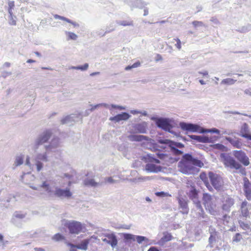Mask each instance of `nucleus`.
Here are the masks:
<instances>
[{
	"mask_svg": "<svg viewBox=\"0 0 251 251\" xmlns=\"http://www.w3.org/2000/svg\"><path fill=\"white\" fill-rule=\"evenodd\" d=\"M241 239H242V237H241V234L239 233H237L233 237V239H232V242L237 243V242H239V241H240Z\"/></svg>",
	"mask_w": 251,
	"mask_h": 251,
	"instance_id": "8fccbe9b",
	"label": "nucleus"
},
{
	"mask_svg": "<svg viewBox=\"0 0 251 251\" xmlns=\"http://www.w3.org/2000/svg\"><path fill=\"white\" fill-rule=\"evenodd\" d=\"M170 148V151L171 152L176 155V156H179L183 154V152L181 151V150H179V149H177L175 148L174 146H168Z\"/></svg>",
	"mask_w": 251,
	"mask_h": 251,
	"instance_id": "58836bf2",
	"label": "nucleus"
},
{
	"mask_svg": "<svg viewBox=\"0 0 251 251\" xmlns=\"http://www.w3.org/2000/svg\"><path fill=\"white\" fill-rule=\"evenodd\" d=\"M215 146L216 149H219V150H222V151H223L225 148V146L221 144H215Z\"/></svg>",
	"mask_w": 251,
	"mask_h": 251,
	"instance_id": "0e129e2a",
	"label": "nucleus"
},
{
	"mask_svg": "<svg viewBox=\"0 0 251 251\" xmlns=\"http://www.w3.org/2000/svg\"><path fill=\"white\" fill-rule=\"evenodd\" d=\"M230 219V217L229 216H228L227 214H225L223 215L222 220L223 221L224 224H227L229 223V221Z\"/></svg>",
	"mask_w": 251,
	"mask_h": 251,
	"instance_id": "603ef678",
	"label": "nucleus"
},
{
	"mask_svg": "<svg viewBox=\"0 0 251 251\" xmlns=\"http://www.w3.org/2000/svg\"><path fill=\"white\" fill-rule=\"evenodd\" d=\"M204 131H205V133L211 132V133H216V134H219L220 133V131L219 129H216L215 128H211L210 129H207V130L204 129Z\"/></svg>",
	"mask_w": 251,
	"mask_h": 251,
	"instance_id": "5fc2aeb1",
	"label": "nucleus"
},
{
	"mask_svg": "<svg viewBox=\"0 0 251 251\" xmlns=\"http://www.w3.org/2000/svg\"><path fill=\"white\" fill-rule=\"evenodd\" d=\"M60 145L59 138L57 137H53L48 144L44 146V148L47 151L53 152Z\"/></svg>",
	"mask_w": 251,
	"mask_h": 251,
	"instance_id": "f8f14e48",
	"label": "nucleus"
},
{
	"mask_svg": "<svg viewBox=\"0 0 251 251\" xmlns=\"http://www.w3.org/2000/svg\"><path fill=\"white\" fill-rule=\"evenodd\" d=\"M171 122V120L169 118H159L156 119L155 124L157 127L171 132V129L173 127Z\"/></svg>",
	"mask_w": 251,
	"mask_h": 251,
	"instance_id": "0eeeda50",
	"label": "nucleus"
},
{
	"mask_svg": "<svg viewBox=\"0 0 251 251\" xmlns=\"http://www.w3.org/2000/svg\"><path fill=\"white\" fill-rule=\"evenodd\" d=\"M123 237L124 240H126V241L130 240H136L139 244H142L143 241H145L146 243H148L149 241V239L145 236L134 235L129 233H124L123 234Z\"/></svg>",
	"mask_w": 251,
	"mask_h": 251,
	"instance_id": "9d476101",
	"label": "nucleus"
},
{
	"mask_svg": "<svg viewBox=\"0 0 251 251\" xmlns=\"http://www.w3.org/2000/svg\"><path fill=\"white\" fill-rule=\"evenodd\" d=\"M39 187L43 188L50 195H52V190L50 187V183L47 180L42 181V183L39 185Z\"/></svg>",
	"mask_w": 251,
	"mask_h": 251,
	"instance_id": "7c9ffc66",
	"label": "nucleus"
},
{
	"mask_svg": "<svg viewBox=\"0 0 251 251\" xmlns=\"http://www.w3.org/2000/svg\"><path fill=\"white\" fill-rule=\"evenodd\" d=\"M200 177L203 180L204 183L205 184V185L206 186L207 189L210 191H213V188H212V186L209 183V182L208 181V178L206 177V176H205V174H203H203H201Z\"/></svg>",
	"mask_w": 251,
	"mask_h": 251,
	"instance_id": "4c0bfd02",
	"label": "nucleus"
},
{
	"mask_svg": "<svg viewBox=\"0 0 251 251\" xmlns=\"http://www.w3.org/2000/svg\"><path fill=\"white\" fill-rule=\"evenodd\" d=\"M90 239H86L81 242V243L77 245H75L71 243L66 242L67 246L71 248H76L78 249H80L83 251H86L88 249V245L90 243Z\"/></svg>",
	"mask_w": 251,
	"mask_h": 251,
	"instance_id": "6ab92c4d",
	"label": "nucleus"
},
{
	"mask_svg": "<svg viewBox=\"0 0 251 251\" xmlns=\"http://www.w3.org/2000/svg\"><path fill=\"white\" fill-rule=\"evenodd\" d=\"M249 203L246 201H243L240 206L241 215L242 216L247 218L249 215V210L248 208Z\"/></svg>",
	"mask_w": 251,
	"mask_h": 251,
	"instance_id": "5701e85b",
	"label": "nucleus"
},
{
	"mask_svg": "<svg viewBox=\"0 0 251 251\" xmlns=\"http://www.w3.org/2000/svg\"><path fill=\"white\" fill-rule=\"evenodd\" d=\"M205 208L208 212L214 216H215L217 214V211L216 210V205L213 202L205 205Z\"/></svg>",
	"mask_w": 251,
	"mask_h": 251,
	"instance_id": "2f4dec72",
	"label": "nucleus"
},
{
	"mask_svg": "<svg viewBox=\"0 0 251 251\" xmlns=\"http://www.w3.org/2000/svg\"><path fill=\"white\" fill-rule=\"evenodd\" d=\"M36 166L37 167V171L40 172L43 167V164L42 162L36 161Z\"/></svg>",
	"mask_w": 251,
	"mask_h": 251,
	"instance_id": "4d7b16f0",
	"label": "nucleus"
},
{
	"mask_svg": "<svg viewBox=\"0 0 251 251\" xmlns=\"http://www.w3.org/2000/svg\"><path fill=\"white\" fill-rule=\"evenodd\" d=\"M130 117V115L126 112H123L121 114H119L114 117L110 118L109 120L112 121L116 122H119L121 121H126Z\"/></svg>",
	"mask_w": 251,
	"mask_h": 251,
	"instance_id": "412c9836",
	"label": "nucleus"
},
{
	"mask_svg": "<svg viewBox=\"0 0 251 251\" xmlns=\"http://www.w3.org/2000/svg\"><path fill=\"white\" fill-rule=\"evenodd\" d=\"M116 23L122 26H133V22L132 20L117 21Z\"/></svg>",
	"mask_w": 251,
	"mask_h": 251,
	"instance_id": "e433bc0d",
	"label": "nucleus"
},
{
	"mask_svg": "<svg viewBox=\"0 0 251 251\" xmlns=\"http://www.w3.org/2000/svg\"><path fill=\"white\" fill-rule=\"evenodd\" d=\"M128 139L130 141L140 142L143 140H148L147 136L142 135H129L127 136Z\"/></svg>",
	"mask_w": 251,
	"mask_h": 251,
	"instance_id": "cd10ccee",
	"label": "nucleus"
},
{
	"mask_svg": "<svg viewBox=\"0 0 251 251\" xmlns=\"http://www.w3.org/2000/svg\"><path fill=\"white\" fill-rule=\"evenodd\" d=\"M243 191L245 196L249 201H251V183L247 177L243 178Z\"/></svg>",
	"mask_w": 251,
	"mask_h": 251,
	"instance_id": "2eb2a0df",
	"label": "nucleus"
},
{
	"mask_svg": "<svg viewBox=\"0 0 251 251\" xmlns=\"http://www.w3.org/2000/svg\"><path fill=\"white\" fill-rule=\"evenodd\" d=\"M203 166V163L201 160L194 157L190 153L183 155L177 165L178 170L186 175L194 174L196 169L195 166L201 167Z\"/></svg>",
	"mask_w": 251,
	"mask_h": 251,
	"instance_id": "7ed1b4c3",
	"label": "nucleus"
},
{
	"mask_svg": "<svg viewBox=\"0 0 251 251\" xmlns=\"http://www.w3.org/2000/svg\"><path fill=\"white\" fill-rule=\"evenodd\" d=\"M65 226L69 229V232L72 234H78L83 229L82 224L75 221H67Z\"/></svg>",
	"mask_w": 251,
	"mask_h": 251,
	"instance_id": "20e7f679",
	"label": "nucleus"
},
{
	"mask_svg": "<svg viewBox=\"0 0 251 251\" xmlns=\"http://www.w3.org/2000/svg\"><path fill=\"white\" fill-rule=\"evenodd\" d=\"M89 67V65L88 63H85L82 66H80L79 70H80L82 71H86L88 69Z\"/></svg>",
	"mask_w": 251,
	"mask_h": 251,
	"instance_id": "e2e57ef3",
	"label": "nucleus"
},
{
	"mask_svg": "<svg viewBox=\"0 0 251 251\" xmlns=\"http://www.w3.org/2000/svg\"><path fill=\"white\" fill-rule=\"evenodd\" d=\"M210 237L208 239V245L207 246V248H213L215 244L217 241V239L218 238V233L216 231L214 228H210Z\"/></svg>",
	"mask_w": 251,
	"mask_h": 251,
	"instance_id": "a211bd4d",
	"label": "nucleus"
},
{
	"mask_svg": "<svg viewBox=\"0 0 251 251\" xmlns=\"http://www.w3.org/2000/svg\"><path fill=\"white\" fill-rule=\"evenodd\" d=\"M157 156L160 159H166L168 158V155L165 153H156Z\"/></svg>",
	"mask_w": 251,
	"mask_h": 251,
	"instance_id": "052dcab7",
	"label": "nucleus"
},
{
	"mask_svg": "<svg viewBox=\"0 0 251 251\" xmlns=\"http://www.w3.org/2000/svg\"><path fill=\"white\" fill-rule=\"evenodd\" d=\"M221 249L225 251H229L230 250V247L227 243H224Z\"/></svg>",
	"mask_w": 251,
	"mask_h": 251,
	"instance_id": "bf43d9fd",
	"label": "nucleus"
},
{
	"mask_svg": "<svg viewBox=\"0 0 251 251\" xmlns=\"http://www.w3.org/2000/svg\"><path fill=\"white\" fill-rule=\"evenodd\" d=\"M226 113H230V114H238V115H244V116H248V117H249L250 118H251V115H249L247 114H244V113H241L239 112H237V111H227V112H226Z\"/></svg>",
	"mask_w": 251,
	"mask_h": 251,
	"instance_id": "13d9d810",
	"label": "nucleus"
},
{
	"mask_svg": "<svg viewBox=\"0 0 251 251\" xmlns=\"http://www.w3.org/2000/svg\"><path fill=\"white\" fill-rule=\"evenodd\" d=\"M249 126L247 124L244 123L241 126L239 135L242 137L250 140V139L251 138V135L249 134Z\"/></svg>",
	"mask_w": 251,
	"mask_h": 251,
	"instance_id": "393cba45",
	"label": "nucleus"
},
{
	"mask_svg": "<svg viewBox=\"0 0 251 251\" xmlns=\"http://www.w3.org/2000/svg\"><path fill=\"white\" fill-rule=\"evenodd\" d=\"M125 2L132 10L134 8L143 9L148 4L143 0H126Z\"/></svg>",
	"mask_w": 251,
	"mask_h": 251,
	"instance_id": "9b49d317",
	"label": "nucleus"
},
{
	"mask_svg": "<svg viewBox=\"0 0 251 251\" xmlns=\"http://www.w3.org/2000/svg\"><path fill=\"white\" fill-rule=\"evenodd\" d=\"M158 142L161 144L174 146L177 149H182L184 147V145L181 143L174 142L168 139H160Z\"/></svg>",
	"mask_w": 251,
	"mask_h": 251,
	"instance_id": "aec40b11",
	"label": "nucleus"
},
{
	"mask_svg": "<svg viewBox=\"0 0 251 251\" xmlns=\"http://www.w3.org/2000/svg\"><path fill=\"white\" fill-rule=\"evenodd\" d=\"M155 195L157 196V197H171V195L168 192H163V191H161V192H157L155 193Z\"/></svg>",
	"mask_w": 251,
	"mask_h": 251,
	"instance_id": "c03bdc74",
	"label": "nucleus"
},
{
	"mask_svg": "<svg viewBox=\"0 0 251 251\" xmlns=\"http://www.w3.org/2000/svg\"><path fill=\"white\" fill-rule=\"evenodd\" d=\"M13 216H14V217H15L17 218H19V219H23L25 217V215L22 214L18 212H15L14 213Z\"/></svg>",
	"mask_w": 251,
	"mask_h": 251,
	"instance_id": "6e6d98bb",
	"label": "nucleus"
},
{
	"mask_svg": "<svg viewBox=\"0 0 251 251\" xmlns=\"http://www.w3.org/2000/svg\"><path fill=\"white\" fill-rule=\"evenodd\" d=\"M52 134V132L51 130L47 129L40 133L35 138L32 145L33 150L35 152H37L35 157V161H43L46 162L49 161L47 153L49 152V151H46L43 152H38L37 151L40 146L48 142Z\"/></svg>",
	"mask_w": 251,
	"mask_h": 251,
	"instance_id": "f03ea898",
	"label": "nucleus"
},
{
	"mask_svg": "<svg viewBox=\"0 0 251 251\" xmlns=\"http://www.w3.org/2000/svg\"><path fill=\"white\" fill-rule=\"evenodd\" d=\"M176 41V43L175 44V46L180 50L181 48V41L178 38L174 39Z\"/></svg>",
	"mask_w": 251,
	"mask_h": 251,
	"instance_id": "680f3d73",
	"label": "nucleus"
},
{
	"mask_svg": "<svg viewBox=\"0 0 251 251\" xmlns=\"http://www.w3.org/2000/svg\"><path fill=\"white\" fill-rule=\"evenodd\" d=\"M187 194L189 199L193 201L194 204L198 203V202H201L198 199V191L195 186H190L188 187Z\"/></svg>",
	"mask_w": 251,
	"mask_h": 251,
	"instance_id": "ddd939ff",
	"label": "nucleus"
},
{
	"mask_svg": "<svg viewBox=\"0 0 251 251\" xmlns=\"http://www.w3.org/2000/svg\"><path fill=\"white\" fill-rule=\"evenodd\" d=\"M146 170L150 172L158 173L161 171V167L153 164L148 163L146 165Z\"/></svg>",
	"mask_w": 251,
	"mask_h": 251,
	"instance_id": "c85d7f7f",
	"label": "nucleus"
},
{
	"mask_svg": "<svg viewBox=\"0 0 251 251\" xmlns=\"http://www.w3.org/2000/svg\"><path fill=\"white\" fill-rule=\"evenodd\" d=\"M251 30V25L248 24L243 26L238 29V31L242 33H246Z\"/></svg>",
	"mask_w": 251,
	"mask_h": 251,
	"instance_id": "79ce46f5",
	"label": "nucleus"
},
{
	"mask_svg": "<svg viewBox=\"0 0 251 251\" xmlns=\"http://www.w3.org/2000/svg\"><path fill=\"white\" fill-rule=\"evenodd\" d=\"M193 25L195 27L205 26V25L201 21H194L192 22Z\"/></svg>",
	"mask_w": 251,
	"mask_h": 251,
	"instance_id": "09e8293b",
	"label": "nucleus"
},
{
	"mask_svg": "<svg viewBox=\"0 0 251 251\" xmlns=\"http://www.w3.org/2000/svg\"><path fill=\"white\" fill-rule=\"evenodd\" d=\"M223 202L222 209L228 213L230 211V208L234 204V200L229 196H227L224 199Z\"/></svg>",
	"mask_w": 251,
	"mask_h": 251,
	"instance_id": "dca6fc26",
	"label": "nucleus"
},
{
	"mask_svg": "<svg viewBox=\"0 0 251 251\" xmlns=\"http://www.w3.org/2000/svg\"><path fill=\"white\" fill-rule=\"evenodd\" d=\"M244 93L251 97V88L245 89L244 90Z\"/></svg>",
	"mask_w": 251,
	"mask_h": 251,
	"instance_id": "774afa93",
	"label": "nucleus"
},
{
	"mask_svg": "<svg viewBox=\"0 0 251 251\" xmlns=\"http://www.w3.org/2000/svg\"><path fill=\"white\" fill-rule=\"evenodd\" d=\"M176 199L178 201V208L179 212L183 215H187L189 211L188 199L183 197H177Z\"/></svg>",
	"mask_w": 251,
	"mask_h": 251,
	"instance_id": "6e6552de",
	"label": "nucleus"
},
{
	"mask_svg": "<svg viewBox=\"0 0 251 251\" xmlns=\"http://www.w3.org/2000/svg\"><path fill=\"white\" fill-rule=\"evenodd\" d=\"M66 33L68 35V37L69 39L75 40L77 38V36L75 33L66 31Z\"/></svg>",
	"mask_w": 251,
	"mask_h": 251,
	"instance_id": "de8ad7c7",
	"label": "nucleus"
},
{
	"mask_svg": "<svg viewBox=\"0 0 251 251\" xmlns=\"http://www.w3.org/2000/svg\"><path fill=\"white\" fill-rule=\"evenodd\" d=\"M24 155L23 154H17L15 156L14 163L13 165V168L14 169L16 167L22 165L24 163Z\"/></svg>",
	"mask_w": 251,
	"mask_h": 251,
	"instance_id": "c756f323",
	"label": "nucleus"
},
{
	"mask_svg": "<svg viewBox=\"0 0 251 251\" xmlns=\"http://www.w3.org/2000/svg\"><path fill=\"white\" fill-rule=\"evenodd\" d=\"M225 139L228 141L231 145L235 148L241 149L242 147L241 140L238 138L234 137H226Z\"/></svg>",
	"mask_w": 251,
	"mask_h": 251,
	"instance_id": "4be33fe9",
	"label": "nucleus"
},
{
	"mask_svg": "<svg viewBox=\"0 0 251 251\" xmlns=\"http://www.w3.org/2000/svg\"><path fill=\"white\" fill-rule=\"evenodd\" d=\"M210 21L213 22L216 25H218L220 24L219 20L215 17H212L210 19Z\"/></svg>",
	"mask_w": 251,
	"mask_h": 251,
	"instance_id": "338daca9",
	"label": "nucleus"
},
{
	"mask_svg": "<svg viewBox=\"0 0 251 251\" xmlns=\"http://www.w3.org/2000/svg\"><path fill=\"white\" fill-rule=\"evenodd\" d=\"M83 184L85 186L97 187L102 186L103 184L102 181L97 182L94 179L87 178L83 180Z\"/></svg>",
	"mask_w": 251,
	"mask_h": 251,
	"instance_id": "b1692460",
	"label": "nucleus"
},
{
	"mask_svg": "<svg viewBox=\"0 0 251 251\" xmlns=\"http://www.w3.org/2000/svg\"><path fill=\"white\" fill-rule=\"evenodd\" d=\"M64 238V237L60 233H56L52 237V239L56 241L62 240Z\"/></svg>",
	"mask_w": 251,
	"mask_h": 251,
	"instance_id": "49530a36",
	"label": "nucleus"
},
{
	"mask_svg": "<svg viewBox=\"0 0 251 251\" xmlns=\"http://www.w3.org/2000/svg\"><path fill=\"white\" fill-rule=\"evenodd\" d=\"M232 154L235 158L228 153H221V161L225 167L231 170H238L239 173L243 174L245 172V168L243 167L242 164L245 166L250 165V162L249 157L242 150L233 151Z\"/></svg>",
	"mask_w": 251,
	"mask_h": 251,
	"instance_id": "f257e3e1",
	"label": "nucleus"
},
{
	"mask_svg": "<svg viewBox=\"0 0 251 251\" xmlns=\"http://www.w3.org/2000/svg\"><path fill=\"white\" fill-rule=\"evenodd\" d=\"M133 132L139 133H146L147 132L148 124L146 122L136 124L132 126Z\"/></svg>",
	"mask_w": 251,
	"mask_h": 251,
	"instance_id": "4468645a",
	"label": "nucleus"
},
{
	"mask_svg": "<svg viewBox=\"0 0 251 251\" xmlns=\"http://www.w3.org/2000/svg\"><path fill=\"white\" fill-rule=\"evenodd\" d=\"M189 136L191 139L195 140L199 142L203 143L211 142V140L205 136L191 135H189Z\"/></svg>",
	"mask_w": 251,
	"mask_h": 251,
	"instance_id": "a878e982",
	"label": "nucleus"
},
{
	"mask_svg": "<svg viewBox=\"0 0 251 251\" xmlns=\"http://www.w3.org/2000/svg\"><path fill=\"white\" fill-rule=\"evenodd\" d=\"M9 24L11 25H16V21L13 17V14H11V15H9Z\"/></svg>",
	"mask_w": 251,
	"mask_h": 251,
	"instance_id": "864d4df0",
	"label": "nucleus"
},
{
	"mask_svg": "<svg viewBox=\"0 0 251 251\" xmlns=\"http://www.w3.org/2000/svg\"><path fill=\"white\" fill-rule=\"evenodd\" d=\"M105 237L108 239L109 242H110V245L112 248H115L118 244V240L117 236L114 233H106L104 234Z\"/></svg>",
	"mask_w": 251,
	"mask_h": 251,
	"instance_id": "bb28decb",
	"label": "nucleus"
},
{
	"mask_svg": "<svg viewBox=\"0 0 251 251\" xmlns=\"http://www.w3.org/2000/svg\"><path fill=\"white\" fill-rule=\"evenodd\" d=\"M236 81V80L230 78L224 79L221 81V84L233 85Z\"/></svg>",
	"mask_w": 251,
	"mask_h": 251,
	"instance_id": "ea45409f",
	"label": "nucleus"
},
{
	"mask_svg": "<svg viewBox=\"0 0 251 251\" xmlns=\"http://www.w3.org/2000/svg\"><path fill=\"white\" fill-rule=\"evenodd\" d=\"M52 195L60 199H69L72 197V193L69 188L62 189L58 187H55L54 190L52 191Z\"/></svg>",
	"mask_w": 251,
	"mask_h": 251,
	"instance_id": "423d86ee",
	"label": "nucleus"
},
{
	"mask_svg": "<svg viewBox=\"0 0 251 251\" xmlns=\"http://www.w3.org/2000/svg\"><path fill=\"white\" fill-rule=\"evenodd\" d=\"M76 116L75 114H72L66 116L61 120V122L62 124H70L73 122H75V118Z\"/></svg>",
	"mask_w": 251,
	"mask_h": 251,
	"instance_id": "473e14b6",
	"label": "nucleus"
},
{
	"mask_svg": "<svg viewBox=\"0 0 251 251\" xmlns=\"http://www.w3.org/2000/svg\"><path fill=\"white\" fill-rule=\"evenodd\" d=\"M104 181H102L104 183H109L111 184L115 183L116 182V180L113 179L112 177H105L104 178Z\"/></svg>",
	"mask_w": 251,
	"mask_h": 251,
	"instance_id": "3c124183",
	"label": "nucleus"
},
{
	"mask_svg": "<svg viewBox=\"0 0 251 251\" xmlns=\"http://www.w3.org/2000/svg\"><path fill=\"white\" fill-rule=\"evenodd\" d=\"M179 125L182 130L187 132H199L201 133H203L205 132L203 128L196 124L181 122Z\"/></svg>",
	"mask_w": 251,
	"mask_h": 251,
	"instance_id": "39448f33",
	"label": "nucleus"
},
{
	"mask_svg": "<svg viewBox=\"0 0 251 251\" xmlns=\"http://www.w3.org/2000/svg\"><path fill=\"white\" fill-rule=\"evenodd\" d=\"M8 11L9 15L13 14L12 9L15 7V4L14 1H8Z\"/></svg>",
	"mask_w": 251,
	"mask_h": 251,
	"instance_id": "a18cd8bd",
	"label": "nucleus"
},
{
	"mask_svg": "<svg viewBox=\"0 0 251 251\" xmlns=\"http://www.w3.org/2000/svg\"><path fill=\"white\" fill-rule=\"evenodd\" d=\"M114 31L113 28L109 29V30H106L105 31L103 29H100L99 31L97 32V34L100 37L104 36L106 33L111 32Z\"/></svg>",
	"mask_w": 251,
	"mask_h": 251,
	"instance_id": "37998d69",
	"label": "nucleus"
},
{
	"mask_svg": "<svg viewBox=\"0 0 251 251\" xmlns=\"http://www.w3.org/2000/svg\"><path fill=\"white\" fill-rule=\"evenodd\" d=\"M208 176L212 186L216 190H219L222 185V183L221 180V178L218 175L210 172L208 173Z\"/></svg>",
	"mask_w": 251,
	"mask_h": 251,
	"instance_id": "1a4fd4ad",
	"label": "nucleus"
},
{
	"mask_svg": "<svg viewBox=\"0 0 251 251\" xmlns=\"http://www.w3.org/2000/svg\"><path fill=\"white\" fill-rule=\"evenodd\" d=\"M100 104H96V105H95L94 106H92V105H91V106H92V107L91 108L89 109H87V111H90V112H92L95 109H96V108H99L100 107Z\"/></svg>",
	"mask_w": 251,
	"mask_h": 251,
	"instance_id": "69168bd1",
	"label": "nucleus"
},
{
	"mask_svg": "<svg viewBox=\"0 0 251 251\" xmlns=\"http://www.w3.org/2000/svg\"><path fill=\"white\" fill-rule=\"evenodd\" d=\"M202 201L204 206L213 202L211 196L208 193H203Z\"/></svg>",
	"mask_w": 251,
	"mask_h": 251,
	"instance_id": "f704fd0d",
	"label": "nucleus"
},
{
	"mask_svg": "<svg viewBox=\"0 0 251 251\" xmlns=\"http://www.w3.org/2000/svg\"><path fill=\"white\" fill-rule=\"evenodd\" d=\"M238 223L240 226L244 230H249L250 228V226L247 223L242 221L240 220H238Z\"/></svg>",
	"mask_w": 251,
	"mask_h": 251,
	"instance_id": "a19ab883",
	"label": "nucleus"
},
{
	"mask_svg": "<svg viewBox=\"0 0 251 251\" xmlns=\"http://www.w3.org/2000/svg\"><path fill=\"white\" fill-rule=\"evenodd\" d=\"M54 18L56 19L61 20L63 21H66V22H67L68 23H70L72 25H73L75 27H79V24H77V23H76L75 22H73V21H71V20H70L65 17H63V16H61L55 14L54 15Z\"/></svg>",
	"mask_w": 251,
	"mask_h": 251,
	"instance_id": "72a5a7b5",
	"label": "nucleus"
},
{
	"mask_svg": "<svg viewBox=\"0 0 251 251\" xmlns=\"http://www.w3.org/2000/svg\"><path fill=\"white\" fill-rule=\"evenodd\" d=\"M172 236L170 233H164L163 236L161 238L159 241V244H163L165 242H167L170 241L172 240Z\"/></svg>",
	"mask_w": 251,
	"mask_h": 251,
	"instance_id": "c9c22d12",
	"label": "nucleus"
},
{
	"mask_svg": "<svg viewBox=\"0 0 251 251\" xmlns=\"http://www.w3.org/2000/svg\"><path fill=\"white\" fill-rule=\"evenodd\" d=\"M195 205L197 208L196 215L197 218L199 219H203L204 221H207L209 219V218L205 213L201 202H198V203H196Z\"/></svg>",
	"mask_w": 251,
	"mask_h": 251,
	"instance_id": "f3484780",
	"label": "nucleus"
}]
</instances>
